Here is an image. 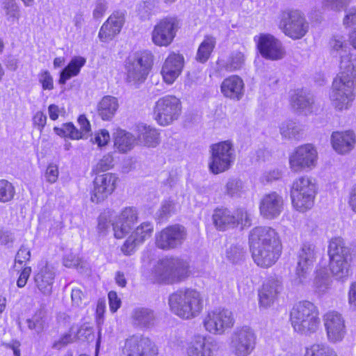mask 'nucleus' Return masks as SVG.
I'll list each match as a JSON object with an SVG mask.
<instances>
[{"label":"nucleus","instance_id":"63","mask_svg":"<svg viewBox=\"0 0 356 356\" xmlns=\"http://www.w3.org/2000/svg\"><path fill=\"white\" fill-rule=\"evenodd\" d=\"M85 298L84 293L79 288L72 289L71 299L74 305L81 307L83 305V301Z\"/></svg>","mask_w":356,"mask_h":356},{"label":"nucleus","instance_id":"38","mask_svg":"<svg viewBox=\"0 0 356 356\" xmlns=\"http://www.w3.org/2000/svg\"><path fill=\"white\" fill-rule=\"evenodd\" d=\"M136 144L135 137L124 130H118L114 137V145L121 152L131 150Z\"/></svg>","mask_w":356,"mask_h":356},{"label":"nucleus","instance_id":"35","mask_svg":"<svg viewBox=\"0 0 356 356\" xmlns=\"http://www.w3.org/2000/svg\"><path fill=\"white\" fill-rule=\"evenodd\" d=\"M119 108L118 99L113 96H104L97 104V113L104 120L113 118Z\"/></svg>","mask_w":356,"mask_h":356},{"label":"nucleus","instance_id":"34","mask_svg":"<svg viewBox=\"0 0 356 356\" xmlns=\"http://www.w3.org/2000/svg\"><path fill=\"white\" fill-rule=\"evenodd\" d=\"M212 220L214 226L220 231H224L236 226V219L233 211L225 209L219 208L214 210Z\"/></svg>","mask_w":356,"mask_h":356},{"label":"nucleus","instance_id":"23","mask_svg":"<svg viewBox=\"0 0 356 356\" xmlns=\"http://www.w3.org/2000/svg\"><path fill=\"white\" fill-rule=\"evenodd\" d=\"M80 129H78L72 123L63 124L61 127H55L54 132L60 137H67L72 140L86 139L91 131L90 124L84 115L78 118Z\"/></svg>","mask_w":356,"mask_h":356},{"label":"nucleus","instance_id":"48","mask_svg":"<svg viewBox=\"0 0 356 356\" xmlns=\"http://www.w3.org/2000/svg\"><path fill=\"white\" fill-rule=\"evenodd\" d=\"M245 55L241 51H234L229 56L226 67L230 71L240 69L245 63Z\"/></svg>","mask_w":356,"mask_h":356},{"label":"nucleus","instance_id":"61","mask_svg":"<svg viewBox=\"0 0 356 356\" xmlns=\"http://www.w3.org/2000/svg\"><path fill=\"white\" fill-rule=\"evenodd\" d=\"M32 121L33 127L41 133L46 125L47 116L43 112L37 111L33 115Z\"/></svg>","mask_w":356,"mask_h":356},{"label":"nucleus","instance_id":"64","mask_svg":"<svg viewBox=\"0 0 356 356\" xmlns=\"http://www.w3.org/2000/svg\"><path fill=\"white\" fill-rule=\"evenodd\" d=\"M348 300L350 307L356 310V282H353L349 287Z\"/></svg>","mask_w":356,"mask_h":356},{"label":"nucleus","instance_id":"40","mask_svg":"<svg viewBox=\"0 0 356 356\" xmlns=\"http://www.w3.org/2000/svg\"><path fill=\"white\" fill-rule=\"evenodd\" d=\"M331 283V278L325 268H318L316 270L313 282V288L316 293L324 294L330 288Z\"/></svg>","mask_w":356,"mask_h":356},{"label":"nucleus","instance_id":"27","mask_svg":"<svg viewBox=\"0 0 356 356\" xmlns=\"http://www.w3.org/2000/svg\"><path fill=\"white\" fill-rule=\"evenodd\" d=\"M217 351V343L203 335L193 337L188 343V356H214Z\"/></svg>","mask_w":356,"mask_h":356},{"label":"nucleus","instance_id":"19","mask_svg":"<svg viewBox=\"0 0 356 356\" xmlns=\"http://www.w3.org/2000/svg\"><path fill=\"white\" fill-rule=\"evenodd\" d=\"M254 41L264 58L272 60L284 58L285 50L282 43L274 35L269 33H260L254 37Z\"/></svg>","mask_w":356,"mask_h":356},{"label":"nucleus","instance_id":"9","mask_svg":"<svg viewBox=\"0 0 356 356\" xmlns=\"http://www.w3.org/2000/svg\"><path fill=\"white\" fill-rule=\"evenodd\" d=\"M209 152L208 168L209 171L214 175L229 170L236 159L234 145L230 140L212 145Z\"/></svg>","mask_w":356,"mask_h":356},{"label":"nucleus","instance_id":"44","mask_svg":"<svg viewBox=\"0 0 356 356\" xmlns=\"http://www.w3.org/2000/svg\"><path fill=\"white\" fill-rule=\"evenodd\" d=\"M305 356H338L332 348L323 343H314L305 349Z\"/></svg>","mask_w":356,"mask_h":356},{"label":"nucleus","instance_id":"60","mask_svg":"<svg viewBox=\"0 0 356 356\" xmlns=\"http://www.w3.org/2000/svg\"><path fill=\"white\" fill-rule=\"evenodd\" d=\"M59 175L58 167L57 165L50 163L47 169L44 174L46 181L49 184H54L56 182Z\"/></svg>","mask_w":356,"mask_h":356},{"label":"nucleus","instance_id":"45","mask_svg":"<svg viewBox=\"0 0 356 356\" xmlns=\"http://www.w3.org/2000/svg\"><path fill=\"white\" fill-rule=\"evenodd\" d=\"M6 19L10 23H16L21 17V11L19 5L13 1H8L3 7Z\"/></svg>","mask_w":356,"mask_h":356},{"label":"nucleus","instance_id":"21","mask_svg":"<svg viewBox=\"0 0 356 356\" xmlns=\"http://www.w3.org/2000/svg\"><path fill=\"white\" fill-rule=\"evenodd\" d=\"M282 282L277 277L266 280L258 290L259 306L268 309L272 307L282 291Z\"/></svg>","mask_w":356,"mask_h":356},{"label":"nucleus","instance_id":"51","mask_svg":"<svg viewBox=\"0 0 356 356\" xmlns=\"http://www.w3.org/2000/svg\"><path fill=\"white\" fill-rule=\"evenodd\" d=\"M38 80L43 90L50 91L54 89V79L48 70H41L38 74Z\"/></svg>","mask_w":356,"mask_h":356},{"label":"nucleus","instance_id":"10","mask_svg":"<svg viewBox=\"0 0 356 356\" xmlns=\"http://www.w3.org/2000/svg\"><path fill=\"white\" fill-rule=\"evenodd\" d=\"M234 323L233 312L225 308H216L208 311L202 321L205 331L213 335L224 334L234 327Z\"/></svg>","mask_w":356,"mask_h":356},{"label":"nucleus","instance_id":"11","mask_svg":"<svg viewBox=\"0 0 356 356\" xmlns=\"http://www.w3.org/2000/svg\"><path fill=\"white\" fill-rule=\"evenodd\" d=\"M318 161V152L312 144H305L295 148L289 155V168L293 173L314 169Z\"/></svg>","mask_w":356,"mask_h":356},{"label":"nucleus","instance_id":"57","mask_svg":"<svg viewBox=\"0 0 356 356\" xmlns=\"http://www.w3.org/2000/svg\"><path fill=\"white\" fill-rule=\"evenodd\" d=\"M74 329V327H72L69 333L63 334L58 340L55 341L53 344V348L60 350L69 343H72L75 339V336L72 333Z\"/></svg>","mask_w":356,"mask_h":356},{"label":"nucleus","instance_id":"56","mask_svg":"<svg viewBox=\"0 0 356 356\" xmlns=\"http://www.w3.org/2000/svg\"><path fill=\"white\" fill-rule=\"evenodd\" d=\"M108 9V3L106 0H96L92 5V17L95 19H101Z\"/></svg>","mask_w":356,"mask_h":356},{"label":"nucleus","instance_id":"36","mask_svg":"<svg viewBox=\"0 0 356 356\" xmlns=\"http://www.w3.org/2000/svg\"><path fill=\"white\" fill-rule=\"evenodd\" d=\"M291 106L302 111H309L314 103L312 96L303 90L293 91L290 96Z\"/></svg>","mask_w":356,"mask_h":356},{"label":"nucleus","instance_id":"50","mask_svg":"<svg viewBox=\"0 0 356 356\" xmlns=\"http://www.w3.org/2000/svg\"><path fill=\"white\" fill-rule=\"evenodd\" d=\"M28 327L30 330H33L39 333L42 331L45 324L44 316L42 312L35 314L32 318L26 321Z\"/></svg>","mask_w":356,"mask_h":356},{"label":"nucleus","instance_id":"17","mask_svg":"<svg viewBox=\"0 0 356 356\" xmlns=\"http://www.w3.org/2000/svg\"><path fill=\"white\" fill-rule=\"evenodd\" d=\"M323 323L327 341L331 343L342 341L347 334L346 320L340 312L330 310L323 315Z\"/></svg>","mask_w":356,"mask_h":356},{"label":"nucleus","instance_id":"3","mask_svg":"<svg viewBox=\"0 0 356 356\" xmlns=\"http://www.w3.org/2000/svg\"><path fill=\"white\" fill-rule=\"evenodd\" d=\"M190 273L189 264L186 260L179 257H165L154 266L152 279L161 284H178L185 281Z\"/></svg>","mask_w":356,"mask_h":356},{"label":"nucleus","instance_id":"26","mask_svg":"<svg viewBox=\"0 0 356 356\" xmlns=\"http://www.w3.org/2000/svg\"><path fill=\"white\" fill-rule=\"evenodd\" d=\"M284 208L283 197L277 192L265 194L259 202L260 214L266 219L279 216Z\"/></svg>","mask_w":356,"mask_h":356},{"label":"nucleus","instance_id":"13","mask_svg":"<svg viewBox=\"0 0 356 356\" xmlns=\"http://www.w3.org/2000/svg\"><path fill=\"white\" fill-rule=\"evenodd\" d=\"M355 83L351 80L336 78L330 94V99L334 108L338 111L348 109L355 99Z\"/></svg>","mask_w":356,"mask_h":356},{"label":"nucleus","instance_id":"30","mask_svg":"<svg viewBox=\"0 0 356 356\" xmlns=\"http://www.w3.org/2000/svg\"><path fill=\"white\" fill-rule=\"evenodd\" d=\"M244 83L236 75L225 79L221 84V92L228 98L239 100L243 95Z\"/></svg>","mask_w":356,"mask_h":356},{"label":"nucleus","instance_id":"18","mask_svg":"<svg viewBox=\"0 0 356 356\" xmlns=\"http://www.w3.org/2000/svg\"><path fill=\"white\" fill-rule=\"evenodd\" d=\"M122 352L124 356H158L155 343L149 337L140 334L128 337Z\"/></svg>","mask_w":356,"mask_h":356},{"label":"nucleus","instance_id":"37","mask_svg":"<svg viewBox=\"0 0 356 356\" xmlns=\"http://www.w3.org/2000/svg\"><path fill=\"white\" fill-rule=\"evenodd\" d=\"M86 60L81 56H75L72 58L68 65L60 72L59 83L64 84L72 77L77 76L81 67L86 64Z\"/></svg>","mask_w":356,"mask_h":356},{"label":"nucleus","instance_id":"6","mask_svg":"<svg viewBox=\"0 0 356 356\" xmlns=\"http://www.w3.org/2000/svg\"><path fill=\"white\" fill-rule=\"evenodd\" d=\"M318 186L314 178L302 176L292 184L291 196L293 207L301 212L312 208L317 194Z\"/></svg>","mask_w":356,"mask_h":356},{"label":"nucleus","instance_id":"1","mask_svg":"<svg viewBox=\"0 0 356 356\" xmlns=\"http://www.w3.org/2000/svg\"><path fill=\"white\" fill-rule=\"evenodd\" d=\"M252 257L257 265L268 268L279 259L282 243L278 233L269 227H257L249 235Z\"/></svg>","mask_w":356,"mask_h":356},{"label":"nucleus","instance_id":"58","mask_svg":"<svg viewBox=\"0 0 356 356\" xmlns=\"http://www.w3.org/2000/svg\"><path fill=\"white\" fill-rule=\"evenodd\" d=\"M234 216L236 220V225L241 224L242 226H250V214L247 211L243 209H238L234 211Z\"/></svg>","mask_w":356,"mask_h":356},{"label":"nucleus","instance_id":"8","mask_svg":"<svg viewBox=\"0 0 356 356\" xmlns=\"http://www.w3.org/2000/svg\"><path fill=\"white\" fill-rule=\"evenodd\" d=\"M330 268L337 279L348 277L352 259L350 250L346 247L342 238H332L328 246Z\"/></svg>","mask_w":356,"mask_h":356},{"label":"nucleus","instance_id":"16","mask_svg":"<svg viewBox=\"0 0 356 356\" xmlns=\"http://www.w3.org/2000/svg\"><path fill=\"white\" fill-rule=\"evenodd\" d=\"M257 336L249 326L237 328L232 334L230 346L236 356H248L254 350Z\"/></svg>","mask_w":356,"mask_h":356},{"label":"nucleus","instance_id":"49","mask_svg":"<svg viewBox=\"0 0 356 356\" xmlns=\"http://www.w3.org/2000/svg\"><path fill=\"white\" fill-rule=\"evenodd\" d=\"M113 221H115V218L113 213L108 211L102 213L98 220V231L103 234L106 233Z\"/></svg>","mask_w":356,"mask_h":356},{"label":"nucleus","instance_id":"42","mask_svg":"<svg viewBox=\"0 0 356 356\" xmlns=\"http://www.w3.org/2000/svg\"><path fill=\"white\" fill-rule=\"evenodd\" d=\"M345 37L341 35H333L329 41V50L331 55L334 56L343 55L350 53Z\"/></svg>","mask_w":356,"mask_h":356},{"label":"nucleus","instance_id":"29","mask_svg":"<svg viewBox=\"0 0 356 356\" xmlns=\"http://www.w3.org/2000/svg\"><path fill=\"white\" fill-rule=\"evenodd\" d=\"M331 143L333 149L337 153L344 154L354 148L356 136L350 131L333 132L331 136Z\"/></svg>","mask_w":356,"mask_h":356},{"label":"nucleus","instance_id":"41","mask_svg":"<svg viewBox=\"0 0 356 356\" xmlns=\"http://www.w3.org/2000/svg\"><path fill=\"white\" fill-rule=\"evenodd\" d=\"M159 133L150 127L142 126L139 128L138 140L145 146L154 147L159 143Z\"/></svg>","mask_w":356,"mask_h":356},{"label":"nucleus","instance_id":"62","mask_svg":"<svg viewBox=\"0 0 356 356\" xmlns=\"http://www.w3.org/2000/svg\"><path fill=\"white\" fill-rule=\"evenodd\" d=\"M113 159L111 154L104 156L97 163L96 170L97 172H104L109 170L113 166Z\"/></svg>","mask_w":356,"mask_h":356},{"label":"nucleus","instance_id":"59","mask_svg":"<svg viewBox=\"0 0 356 356\" xmlns=\"http://www.w3.org/2000/svg\"><path fill=\"white\" fill-rule=\"evenodd\" d=\"M350 1V0H323V4L332 10L340 11L347 6Z\"/></svg>","mask_w":356,"mask_h":356},{"label":"nucleus","instance_id":"39","mask_svg":"<svg viewBox=\"0 0 356 356\" xmlns=\"http://www.w3.org/2000/svg\"><path fill=\"white\" fill-rule=\"evenodd\" d=\"M216 44V38L212 35H207L200 43L197 54L196 60L200 63H205L210 57Z\"/></svg>","mask_w":356,"mask_h":356},{"label":"nucleus","instance_id":"28","mask_svg":"<svg viewBox=\"0 0 356 356\" xmlns=\"http://www.w3.org/2000/svg\"><path fill=\"white\" fill-rule=\"evenodd\" d=\"M124 22L123 14L117 12L111 15L100 28L98 33L99 40L104 42L112 40L120 32Z\"/></svg>","mask_w":356,"mask_h":356},{"label":"nucleus","instance_id":"32","mask_svg":"<svg viewBox=\"0 0 356 356\" xmlns=\"http://www.w3.org/2000/svg\"><path fill=\"white\" fill-rule=\"evenodd\" d=\"M339 74L337 78L351 80L355 83L356 79V54L348 53L341 55L339 59Z\"/></svg>","mask_w":356,"mask_h":356},{"label":"nucleus","instance_id":"52","mask_svg":"<svg viewBox=\"0 0 356 356\" xmlns=\"http://www.w3.org/2000/svg\"><path fill=\"white\" fill-rule=\"evenodd\" d=\"M245 251L241 245H232L226 252V257L232 263H238L243 259Z\"/></svg>","mask_w":356,"mask_h":356},{"label":"nucleus","instance_id":"31","mask_svg":"<svg viewBox=\"0 0 356 356\" xmlns=\"http://www.w3.org/2000/svg\"><path fill=\"white\" fill-rule=\"evenodd\" d=\"M134 325L140 328H149L156 323V315L153 310L146 307H136L131 314Z\"/></svg>","mask_w":356,"mask_h":356},{"label":"nucleus","instance_id":"2","mask_svg":"<svg viewBox=\"0 0 356 356\" xmlns=\"http://www.w3.org/2000/svg\"><path fill=\"white\" fill-rule=\"evenodd\" d=\"M168 305L175 315L189 320L201 314L204 308V300L202 293L197 289L184 288L169 296Z\"/></svg>","mask_w":356,"mask_h":356},{"label":"nucleus","instance_id":"55","mask_svg":"<svg viewBox=\"0 0 356 356\" xmlns=\"http://www.w3.org/2000/svg\"><path fill=\"white\" fill-rule=\"evenodd\" d=\"M110 140V134L106 129H101L95 132L93 137L91 138L92 143L97 144L99 147L106 145Z\"/></svg>","mask_w":356,"mask_h":356},{"label":"nucleus","instance_id":"24","mask_svg":"<svg viewBox=\"0 0 356 356\" xmlns=\"http://www.w3.org/2000/svg\"><path fill=\"white\" fill-rule=\"evenodd\" d=\"M184 65V58L181 54L171 52L165 58L161 70L163 81L172 84L181 74Z\"/></svg>","mask_w":356,"mask_h":356},{"label":"nucleus","instance_id":"53","mask_svg":"<svg viewBox=\"0 0 356 356\" xmlns=\"http://www.w3.org/2000/svg\"><path fill=\"white\" fill-rule=\"evenodd\" d=\"M140 245L141 244L130 234L121 246L120 250L124 255L129 256L133 254L136 250L137 247Z\"/></svg>","mask_w":356,"mask_h":356},{"label":"nucleus","instance_id":"12","mask_svg":"<svg viewBox=\"0 0 356 356\" xmlns=\"http://www.w3.org/2000/svg\"><path fill=\"white\" fill-rule=\"evenodd\" d=\"M181 113V102L173 95L159 99L154 106V118L161 126H168L178 120Z\"/></svg>","mask_w":356,"mask_h":356},{"label":"nucleus","instance_id":"22","mask_svg":"<svg viewBox=\"0 0 356 356\" xmlns=\"http://www.w3.org/2000/svg\"><path fill=\"white\" fill-rule=\"evenodd\" d=\"M117 177L111 173H106L96 177L90 200L98 204L106 200L115 189Z\"/></svg>","mask_w":356,"mask_h":356},{"label":"nucleus","instance_id":"20","mask_svg":"<svg viewBox=\"0 0 356 356\" xmlns=\"http://www.w3.org/2000/svg\"><path fill=\"white\" fill-rule=\"evenodd\" d=\"M178 24L173 19H164L158 22L152 32V41L159 47H168L173 41Z\"/></svg>","mask_w":356,"mask_h":356},{"label":"nucleus","instance_id":"47","mask_svg":"<svg viewBox=\"0 0 356 356\" xmlns=\"http://www.w3.org/2000/svg\"><path fill=\"white\" fill-rule=\"evenodd\" d=\"M300 132L299 126L293 121L283 122L280 126V133L286 138H296Z\"/></svg>","mask_w":356,"mask_h":356},{"label":"nucleus","instance_id":"25","mask_svg":"<svg viewBox=\"0 0 356 356\" xmlns=\"http://www.w3.org/2000/svg\"><path fill=\"white\" fill-rule=\"evenodd\" d=\"M138 220V213L133 207H126L121 213L115 216L112 224L114 236L116 238H124Z\"/></svg>","mask_w":356,"mask_h":356},{"label":"nucleus","instance_id":"33","mask_svg":"<svg viewBox=\"0 0 356 356\" xmlns=\"http://www.w3.org/2000/svg\"><path fill=\"white\" fill-rule=\"evenodd\" d=\"M54 280V273L47 266L42 268L34 277L36 287L46 296L51 293Z\"/></svg>","mask_w":356,"mask_h":356},{"label":"nucleus","instance_id":"43","mask_svg":"<svg viewBox=\"0 0 356 356\" xmlns=\"http://www.w3.org/2000/svg\"><path fill=\"white\" fill-rule=\"evenodd\" d=\"M154 232V225L150 222H144L139 225L131 232V235L138 242L143 244L147 239L149 238Z\"/></svg>","mask_w":356,"mask_h":356},{"label":"nucleus","instance_id":"14","mask_svg":"<svg viewBox=\"0 0 356 356\" xmlns=\"http://www.w3.org/2000/svg\"><path fill=\"white\" fill-rule=\"evenodd\" d=\"M187 238L186 229L180 225L168 226L155 234V245L163 250L179 248Z\"/></svg>","mask_w":356,"mask_h":356},{"label":"nucleus","instance_id":"15","mask_svg":"<svg viewBox=\"0 0 356 356\" xmlns=\"http://www.w3.org/2000/svg\"><path fill=\"white\" fill-rule=\"evenodd\" d=\"M316 251L313 243H304L298 253V261L296 270V275L293 280L295 285L305 284L309 280L314 262Z\"/></svg>","mask_w":356,"mask_h":356},{"label":"nucleus","instance_id":"54","mask_svg":"<svg viewBox=\"0 0 356 356\" xmlns=\"http://www.w3.org/2000/svg\"><path fill=\"white\" fill-rule=\"evenodd\" d=\"M243 188V181L238 179H230L226 184V191L231 196L238 195Z\"/></svg>","mask_w":356,"mask_h":356},{"label":"nucleus","instance_id":"5","mask_svg":"<svg viewBox=\"0 0 356 356\" xmlns=\"http://www.w3.org/2000/svg\"><path fill=\"white\" fill-rule=\"evenodd\" d=\"M153 60L154 56L149 51L130 54L124 61L126 81L132 85L143 83L152 69Z\"/></svg>","mask_w":356,"mask_h":356},{"label":"nucleus","instance_id":"46","mask_svg":"<svg viewBox=\"0 0 356 356\" xmlns=\"http://www.w3.org/2000/svg\"><path fill=\"white\" fill-rule=\"evenodd\" d=\"M15 190L13 185L6 179H0V203L5 204L14 198Z\"/></svg>","mask_w":356,"mask_h":356},{"label":"nucleus","instance_id":"4","mask_svg":"<svg viewBox=\"0 0 356 356\" xmlns=\"http://www.w3.org/2000/svg\"><path fill=\"white\" fill-rule=\"evenodd\" d=\"M289 320L296 332L310 335L316 332L320 324L318 309L310 301H300L291 309Z\"/></svg>","mask_w":356,"mask_h":356},{"label":"nucleus","instance_id":"7","mask_svg":"<svg viewBox=\"0 0 356 356\" xmlns=\"http://www.w3.org/2000/svg\"><path fill=\"white\" fill-rule=\"evenodd\" d=\"M278 28L292 40L302 38L309 31V24L304 13L298 9H285L278 16Z\"/></svg>","mask_w":356,"mask_h":356}]
</instances>
